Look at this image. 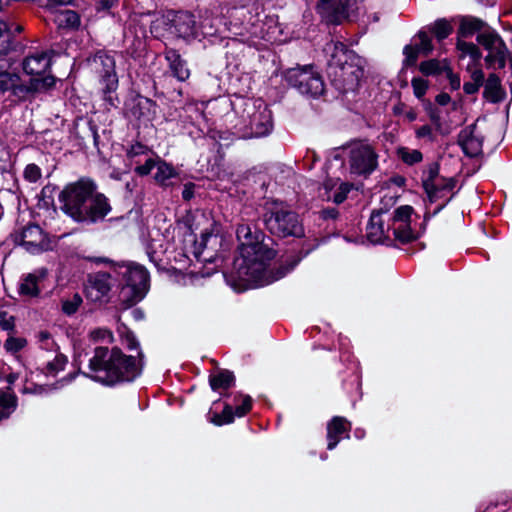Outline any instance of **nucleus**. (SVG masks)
I'll list each match as a JSON object with an SVG mask.
<instances>
[{
	"mask_svg": "<svg viewBox=\"0 0 512 512\" xmlns=\"http://www.w3.org/2000/svg\"><path fill=\"white\" fill-rule=\"evenodd\" d=\"M477 41L489 51L485 58L486 63L490 67L497 64V68L503 69L509 56V50L500 35L495 31H486L478 34Z\"/></svg>",
	"mask_w": 512,
	"mask_h": 512,
	"instance_id": "9d476101",
	"label": "nucleus"
},
{
	"mask_svg": "<svg viewBox=\"0 0 512 512\" xmlns=\"http://www.w3.org/2000/svg\"><path fill=\"white\" fill-rule=\"evenodd\" d=\"M27 345L25 338L10 336L4 343V348L11 353H17Z\"/></svg>",
	"mask_w": 512,
	"mask_h": 512,
	"instance_id": "49530a36",
	"label": "nucleus"
},
{
	"mask_svg": "<svg viewBox=\"0 0 512 512\" xmlns=\"http://www.w3.org/2000/svg\"><path fill=\"white\" fill-rule=\"evenodd\" d=\"M383 211H373L367 225V238L370 242L377 244L383 243L388 238L390 225L385 227Z\"/></svg>",
	"mask_w": 512,
	"mask_h": 512,
	"instance_id": "aec40b11",
	"label": "nucleus"
},
{
	"mask_svg": "<svg viewBox=\"0 0 512 512\" xmlns=\"http://www.w3.org/2000/svg\"><path fill=\"white\" fill-rule=\"evenodd\" d=\"M169 30L178 37L188 38L196 35V21L190 12H178L170 20Z\"/></svg>",
	"mask_w": 512,
	"mask_h": 512,
	"instance_id": "f3484780",
	"label": "nucleus"
},
{
	"mask_svg": "<svg viewBox=\"0 0 512 512\" xmlns=\"http://www.w3.org/2000/svg\"><path fill=\"white\" fill-rule=\"evenodd\" d=\"M87 126H88V130L91 134V137L94 141V145L97 146L98 145V142H99V135H98V132H97V126L96 124L92 121V120H89L87 122Z\"/></svg>",
	"mask_w": 512,
	"mask_h": 512,
	"instance_id": "e2e57ef3",
	"label": "nucleus"
},
{
	"mask_svg": "<svg viewBox=\"0 0 512 512\" xmlns=\"http://www.w3.org/2000/svg\"><path fill=\"white\" fill-rule=\"evenodd\" d=\"M337 216L338 210L336 208L322 209V219H336Z\"/></svg>",
	"mask_w": 512,
	"mask_h": 512,
	"instance_id": "0e129e2a",
	"label": "nucleus"
},
{
	"mask_svg": "<svg viewBox=\"0 0 512 512\" xmlns=\"http://www.w3.org/2000/svg\"><path fill=\"white\" fill-rule=\"evenodd\" d=\"M450 96L446 93H443V94H439L437 97H436V101L438 104L440 105H446L449 103L450 101Z\"/></svg>",
	"mask_w": 512,
	"mask_h": 512,
	"instance_id": "774afa93",
	"label": "nucleus"
},
{
	"mask_svg": "<svg viewBox=\"0 0 512 512\" xmlns=\"http://www.w3.org/2000/svg\"><path fill=\"white\" fill-rule=\"evenodd\" d=\"M99 350H109L107 347H96L94 349V355L89 359V370L90 374H85L90 377L94 381L100 382L105 385H115L117 384V376L113 372H111L112 361L108 360L104 363L96 362V357L98 355Z\"/></svg>",
	"mask_w": 512,
	"mask_h": 512,
	"instance_id": "4468645a",
	"label": "nucleus"
},
{
	"mask_svg": "<svg viewBox=\"0 0 512 512\" xmlns=\"http://www.w3.org/2000/svg\"><path fill=\"white\" fill-rule=\"evenodd\" d=\"M123 341L126 345V347L130 350L132 349H136L138 347V341L136 340L135 336L133 335V333L131 332H128L125 334L124 338H123Z\"/></svg>",
	"mask_w": 512,
	"mask_h": 512,
	"instance_id": "052dcab7",
	"label": "nucleus"
},
{
	"mask_svg": "<svg viewBox=\"0 0 512 512\" xmlns=\"http://www.w3.org/2000/svg\"><path fill=\"white\" fill-rule=\"evenodd\" d=\"M148 147L141 144V143H136V144H133L128 150H127V155L128 157L130 158H134V157H137V156H141V155H146L148 153Z\"/></svg>",
	"mask_w": 512,
	"mask_h": 512,
	"instance_id": "4d7b16f0",
	"label": "nucleus"
},
{
	"mask_svg": "<svg viewBox=\"0 0 512 512\" xmlns=\"http://www.w3.org/2000/svg\"><path fill=\"white\" fill-rule=\"evenodd\" d=\"M471 82L476 83V85L481 86L484 81V73L481 69L476 68L471 73Z\"/></svg>",
	"mask_w": 512,
	"mask_h": 512,
	"instance_id": "680f3d73",
	"label": "nucleus"
},
{
	"mask_svg": "<svg viewBox=\"0 0 512 512\" xmlns=\"http://www.w3.org/2000/svg\"><path fill=\"white\" fill-rule=\"evenodd\" d=\"M431 31L438 41H442L452 33L453 27L448 20L438 19L434 22Z\"/></svg>",
	"mask_w": 512,
	"mask_h": 512,
	"instance_id": "e433bc0d",
	"label": "nucleus"
},
{
	"mask_svg": "<svg viewBox=\"0 0 512 512\" xmlns=\"http://www.w3.org/2000/svg\"><path fill=\"white\" fill-rule=\"evenodd\" d=\"M165 58L169 63V67L178 80L185 81L190 76V71L187 68L186 61L182 59L181 55L175 49H169L165 52Z\"/></svg>",
	"mask_w": 512,
	"mask_h": 512,
	"instance_id": "393cba45",
	"label": "nucleus"
},
{
	"mask_svg": "<svg viewBox=\"0 0 512 512\" xmlns=\"http://www.w3.org/2000/svg\"><path fill=\"white\" fill-rule=\"evenodd\" d=\"M61 209L73 220L94 224L102 221L112 210L109 199L97 191L89 179H80L64 187L59 194Z\"/></svg>",
	"mask_w": 512,
	"mask_h": 512,
	"instance_id": "f03ea898",
	"label": "nucleus"
},
{
	"mask_svg": "<svg viewBox=\"0 0 512 512\" xmlns=\"http://www.w3.org/2000/svg\"><path fill=\"white\" fill-rule=\"evenodd\" d=\"M14 327V317L6 318V313L0 312V328L6 331H13Z\"/></svg>",
	"mask_w": 512,
	"mask_h": 512,
	"instance_id": "bf43d9fd",
	"label": "nucleus"
},
{
	"mask_svg": "<svg viewBox=\"0 0 512 512\" xmlns=\"http://www.w3.org/2000/svg\"><path fill=\"white\" fill-rule=\"evenodd\" d=\"M19 81L20 77L18 74L0 71V93L12 91L14 84Z\"/></svg>",
	"mask_w": 512,
	"mask_h": 512,
	"instance_id": "a19ab883",
	"label": "nucleus"
},
{
	"mask_svg": "<svg viewBox=\"0 0 512 512\" xmlns=\"http://www.w3.org/2000/svg\"><path fill=\"white\" fill-rule=\"evenodd\" d=\"M156 103L144 96H137L131 107L132 115L137 119H151L156 115Z\"/></svg>",
	"mask_w": 512,
	"mask_h": 512,
	"instance_id": "a878e982",
	"label": "nucleus"
},
{
	"mask_svg": "<svg viewBox=\"0 0 512 512\" xmlns=\"http://www.w3.org/2000/svg\"><path fill=\"white\" fill-rule=\"evenodd\" d=\"M419 43L415 46H418L419 52L425 56H428L433 51V45L431 39L427 35L426 32L420 31L418 33Z\"/></svg>",
	"mask_w": 512,
	"mask_h": 512,
	"instance_id": "de8ad7c7",
	"label": "nucleus"
},
{
	"mask_svg": "<svg viewBox=\"0 0 512 512\" xmlns=\"http://www.w3.org/2000/svg\"><path fill=\"white\" fill-rule=\"evenodd\" d=\"M334 160L340 161L347 156L350 173L357 176L368 177L378 167V154L373 145L364 140H355L333 152Z\"/></svg>",
	"mask_w": 512,
	"mask_h": 512,
	"instance_id": "20e7f679",
	"label": "nucleus"
},
{
	"mask_svg": "<svg viewBox=\"0 0 512 512\" xmlns=\"http://www.w3.org/2000/svg\"><path fill=\"white\" fill-rule=\"evenodd\" d=\"M287 83L296 88L301 94L317 100L320 94V73L314 65H304L285 71Z\"/></svg>",
	"mask_w": 512,
	"mask_h": 512,
	"instance_id": "6e6552de",
	"label": "nucleus"
},
{
	"mask_svg": "<svg viewBox=\"0 0 512 512\" xmlns=\"http://www.w3.org/2000/svg\"><path fill=\"white\" fill-rule=\"evenodd\" d=\"M33 3L39 7L52 9L56 6H67L73 3V0H33Z\"/></svg>",
	"mask_w": 512,
	"mask_h": 512,
	"instance_id": "603ef678",
	"label": "nucleus"
},
{
	"mask_svg": "<svg viewBox=\"0 0 512 512\" xmlns=\"http://www.w3.org/2000/svg\"><path fill=\"white\" fill-rule=\"evenodd\" d=\"M156 165L157 163L152 158H147L144 164L136 166L135 172L140 176H146L151 172L152 168Z\"/></svg>",
	"mask_w": 512,
	"mask_h": 512,
	"instance_id": "5fc2aeb1",
	"label": "nucleus"
},
{
	"mask_svg": "<svg viewBox=\"0 0 512 512\" xmlns=\"http://www.w3.org/2000/svg\"><path fill=\"white\" fill-rule=\"evenodd\" d=\"M352 185L349 183H340L336 190L332 188L325 187V195L327 201H332L336 204L342 203L346 198L347 194L350 192Z\"/></svg>",
	"mask_w": 512,
	"mask_h": 512,
	"instance_id": "72a5a7b5",
	"label": "nucleus"
},
{
	"mask_svg": "<svg viewBox=\"0 0 512 512\" xmlns=\"http://www.w3.org/2000/svg\"><path fill=\"white\" fill-rule=\"evenodd\" d=\"M237 224L236 237L239 241V256L234 259L230 273L234 284L243 288L255 285L269 284L286 275L299 262L300 258L292 256L293 260L288 266H281L276 275L267 270V266L276 256V251L271 247L273 239L264 234L253 219L244 218Z\"/></svg>",
	"mask_w": 512,
	"mask_h": 512,
	"instance_id": "f257e3e1",
	"label": "nucleus"
},
{
	"mask_svg": "<svg viewBox=\"0 0 512 512\" xmlns=\"http://www.w3.org/2000/svg\"><path fill=\"white\" fill-rule=\"evenodd\" d=\"M390 229L393 231L395 238L402 243H408L415 238L410 223L390 225Z\"/></svg>",
	"mask_w": 512,
	"mask_h": 512,
	"instance_id": "4c0bfd02",
	"label": "nucleus"
},
{
	"mask_svg": "<svg viewBox=\"0 0 512 512\" xmlns=\"http://www.w3.org/2000/svg\"><path fill=\"white\" fill-rule=\"evenodd\" d=\"M22 26L0 21V55H6L16 51L20 42L15 39V34L22 31Z\"/></svg>",
	"mask_w": 512,
	"mask_h": 512,
	"instance_id": "6ab92c4d",
	"label": "nucleus"
},
{
	"mask_svg": "<svg viewBox=\"0 0 512 512\" xmlns=\"http://www.w3.org/2000/svg\"><path fill=\"white\" fill-rule=\"evenodd\" d=\"M157 171L155 173V180L162 186H169L173 184L172 179L177 178V174L173 167L165 162L157 163Z\"/></svg>",
	"mask_w": 512,
	"mask_h": 512,
	"instance_id": "2f4dec72",
	"label": "nucleus"
},
{
	"mask_svg": "<svg viewBox=\"0 0 512 512\" xmlns=\"http://www.w3.org/2000/svg\"><path fill=\"white\" fill-rule=\"evenodd\" d=\"M90 69L100 77L103 84L104 100L110 106H116L112 92L118 86V78L115 71V59L105 50H98L94 55L87 58Z\"/></svg>",
	"mask_w": 512,
	"mask_h": 512,
	"instance_id": "423d86ee",
	"label": "nucleus"
},
{
	"mask_svg": "<svg viewBox=\"0 0 512 512\" xmlns=\"http://www.w3.org/2000/svg\"><path fill=\"white\" fill-rule=\"evenodd\" d=\"M66 362V356L63 354H58L53 361L48 362L47 370L51 373H57L58 371L64 369Z\"/></svg>",
	"mask_w": 512,
	"mask_h": 512,
	"instance_id": "3c124183",
	"label": "nucleus"
},
{
	"mask_svg": "<svg viewBox=\"0 0 512 512\" xmlns=\"http://www.w3.org/2000/svg\"><path fill=\"white\" fill-rule=\"evenodd\" d=\"M416 137L419 139H427L428 141L432 142L435 139V136L433 134L432 127L429 125H423L416 129Z\"/></svg>",
	"mask_w": 512,
	"mask_h": 512,
	"instance_id": "6e6d98bb",
	"label": "nucleus"
},
{
	"mask_svg": "<svg viewBox=\"0 0 512 512\" xmlns=\"http://www.w3.org/2000/svg\"><path fill=\"white\" fill-rule=\"evenodd\" d=\"M484 25L485 23L479 18L472 16L462 17L458 29V39L472 36L476 32L481 31Z\"/></svg>",
	"mask_w": 512,
	"mask_h": 512,
	"instance_id": "cd10ccee",
	"label": "nucleus"
},
{
	"mask_svg": "<svg viewBox=\"0 0 512 512\" xmlns=\"http://www.w3.org/2000/svg\"><path fill=\"white\" fill-rule=\"evenodd\" d=\"M235 411L230 405H226L221 414H215L212 422L216 425L229 424L234 421Z\"/></svg>",
	"mask_w": 512,
	"mask_h": 512,
	"instance_id": "c03bdc74",
	"label": "nucleus"
},
{
	"mask_svg": "<svg viewBox=\"0 0 512 512\" xmlns=\"http://www.w3.org/2000/svg\"><path fill=\"white\" fill-rule=\"evenodd\" d=\"M147 292L148 290L146 289L123 284L119 292L120 303L124 309H128L140 302Z\"/></svg>",
	"mask_w": 512,
	"mask_h": 512,
	"instance_id": "bb28decb",
	"label": "nucleus"
},
{
	"mask_svg": "<svg viewBox=\"0 0 512 512\" xmlns=\"http://www.w3.org/2000/svg\"><path fill=\"white\" fill-rule=\"evenodd\" d=\"M139 364L136 363L133 356L125 355L119 348H112L111 350H99L96 357V362H102L111 360V372L116 374L117 383L133 381L138 377L142 370V352L138 353Z\"/></svg>",
	"mask_w": 512,
	"mask_h": 512,
	"instance_id": "0eeeda50",
	"label": "nucleus"
},
{
	"mask_svg": "<svg viewBox=\"0 0 512 512\" xmlns=\"http://www.w3.org/2000/svg\"><path fill=\"white\" fill-rule=\"evenodd\" d=\"M18 398L13 393L0 391V422L8 419L16 410Z\"/></svg>",
	"mask_w": 512,
	"mask_h": 512,
	"instance_id": "7c9ffc66",
	"label": "nucleus"
},
{
	"mask_svg": "<svg viewBox=\"0 0 512 512\" xmlns=\"http://www.w3.org/2000/svg\"><path fill=\"white\" fill-rule=\"evenodd\" d=\"M457 49L462 53L461 57L468 55L476 63H478L482 57L480 49L471 42H465L461 39H458Z\"/></svg>",
	"mask_w": 512,
	"mask_h": 512,
	"instance_id": "c9c22d12",
	"label": "nucleus"
},
{
	"mask_svg": "<svg viewBox=\"0 0 512 512\" xmlns=\"http://www.w3.org/2000/svg\"><path fill=\"white\" fill-rule=\"evenodd\" d=\"M500 79L496 74H490L485 83L484 96L491 102H500L504 97Z\"/></svg>",
	"mask_w": 512,
	"mask_h": 512,
	"instance_id": "c85d7f7f",
	"label": "nucleus"
},
{
	"mask_svg": "<svg viewBox=\"0 0 512 512\" xmlns=\"http://www.w3.org/2000/svg\"><path fill=\"white\" fill-rule=\"evenodd\" d=\"M119 274L123 276L125 285L136 288L149 289V274L147 270L140 265H119Z\"/></svg>",
	"mask_w": 512,
	"mask_h": 512,
	"instance_id": "a211bd4d",
	"label": "nucleus"
},
{
	"mask_svg": "<svg viewBox=\"0 0 512 512\" xmlns=\"http://www.w3.org/2000/svg\"><path fill=\"white\" fill-rule=\"evenodd\" d=\"M350 430V423L345 418L335 417L327 426V448L332 450L336 447L339 441L348 437Z\"/></svg>",
	"mask_w": 512,
	"mask_h": 512,
	"instance_id": "5701e85b",
	"label": "nucleus"
},
{
	"mask_svg": "<svg viewBox=\"0 0 512 512\" xmlns=\"http://www.w3.org/2000/svg\"><path fill=\"white\" fill-rule=\"evenodd\" d=\"M273 127L272 113L267 106H259L258 109L250 115L249 128L250 134L254 137L266 136Z\"/></svg>",
	"mask_w": 512,
	"mask_h": 512,
	"instance_id": "dca6fc26",
	"label": "nucleus"
},
{
	"mask_svg": "<svg viewBox=\"0 0 512 512\" xmlns=\"http://www.w3.org/2000/svg\"><path fill=\"white\" fill-rule=\"evenodd\" d=\"M54 22L58 29H76L80 25V17L73 10H63L56 14Z\"/></svg>",
	"mask_w": 512,
	"mask_h": 512,
	"instance_id": "c756f323",
	"label": "nucleus"
},
{
	"mask_svg": "<svg viewBox=\"0 0 512 512\" xmlns=\"http://www.w3.org/2000/svg\"><path fill=\"white\" fill-rule=\"evenodd\" d=\"M23 176L25 180L35 183L42 176L41 169L34 163L28 164L24 169Z\"/></svg>",
	"mask_w": 512,
	"mask_h": 512,
	"instance_id": "09e8293b",
	"label": "nucleus"
},
{
	"mask_svg": "<svg viewBox=\"0 0 512 512\" xmlns=\"http://www.w3.org/2000/svg\"><path fill=\"white\" fill-rule=\"evenodd\" d=\"M51 65V58L46 52L36 53L27 56L22 63L23 70L26 74L42 78Z\"/></svg>",
	"mask_w": 512,
	"mask_h": 512,
	"instance_id": "4be33fe9",
	"label": "nucleus"
},
{
	"mask_svg": "<svg viewBox=\"0 0 512 512\" xmlns=\"http://www.w3.org/2000/svg\"><path fill=\"white\" fill-rule=\"evenodd\" d=\"M234 383V375L232 372L224 370L217 375L210 377V385L213 390L228 389Z\"/></svg>",
	"mask_w": 512,
	"mask_h": 512,
	"instance_id": "f704fd0d",
	"label": "nucleus"
},
{
	"mask_svg": "<svg viewBox=\"0 0 512 512\" xmlns=\"http://www.w3.org/2000/svg\"><path fill=\"white\" fill-rule=\"evenodd\" d=\"M186 226L189 231L190 241L193 242V250L192 253L197 259H202L204 261H214L213 256L210 252L213 251V247L216 246L220 240L217 235H214L210 232H203L201 234V241L198 242L193 235V231L191 229V225L189 224V220L186 221Z\"/></svg>",
	"mask_w": 512,
	"mask_h": 512,
	"instance_id": "2eb2a0df",
	"label": "nucleus"
},
{
	"mask_svg": "<svg viewBox=\"0 0 512 512\" xmlns=\"http://www.w3.org/2000/svg\"><path fill=\"white\" fill-rule=\"evenodd\" d=\"M449 64L446 59L444 60H437V59H430L427 61H423L420 66L419 70L424 75H439L443 72H446L448 70Z\"/></svg>",
	"mask_w": 512,
	"mask_h": 512,
	"instance_id": "473e14b6",
	"label": "nucleus"
},
{
	"mask_svg": "<svg viewBox=\"0 0 512 512\" xmlns=\"http://www.w3.org/2000/svg\"><path fill=\"white\" fill-rule=\"evenodd\" d=\"M412 87H413L414 95L418 99H421L425 95V93L428 89V82L422 78H413L412 79Z\"/></svg>",
	"mask_w": 512,
	"mask_h": 512,
	"instance_id": "8fccbe9b",
	"label": "nucleus"
},
{
	"mask_svg": "<svg viewBox=\"0 0 512 512\" xmlns=\"http://www.w3.org/2000/svg\"><path fill=\"white\" fill-rule=\"evenodd\" d=\"M16 244L22 245L31 253L43 251L48 246L43 230L37 224L25 226L21 232L12 235Z\"/></svg>",
	"mask_w": 512,
	"mask_h": 512,
	"instance_id": "f8f14e48",
	"label": "nucleus"
},
{
	"mask_svg": "<svg viewBox=\"0 0 512 512\" xmlns=\"http://www.w3.org/2000/svg\"><path fill=\"white\" fill-rule=\"evenodd\" d=\"M476 125L465 127L458 135V143L464 153L469 157H475L482 151V139L475 134Z\"/></svg>",
	"mask_w": 512,
	"mask_h": 512,
	"instance_id": "412c9836",
	"label": "nucleus"
},
{
	"mask_svg": "<svg viewBox=\"0 0 512 512\" xmlns=\"http://www.w3.org/2000/svg\"><path fill=\"white\" fill-rule=\"evenodd\" d=\"M403 65L406 67L414 66L420 54L418 46L406 45L403 49Z\"/></svg>",
	"mask_w": 512,
	"mask_h": 512,
	"instance_id": "a18cd8bd",
	"label": "nucleus"
},
{
	"mask_svg": "<svg viewBox=\"0 0 512 512\" xmlns=\"http://www.w3.org/2000/svg\"><path fill=\"white\" fill-rule=\"evenodd\" d=\"M480 86L476 85L474 82H466L464 83L463 89L467 94H474L479 90Z\"/></svg>",
	"mask_w": 512,
	"mask_h": 512,
	"instance_id": "69168bd1",
	"label": "nucleus"
},
{
	"mask_svg": "<svg viewBox=\"0 0 512 512\" xmlns=\"http://www.w3.org/2000/svg\"><path fill=\"white\" fill-rule=\"evenodd\" d=\"M37 337L43 349H52L54 342L52 340L51 334L48 331H40Z\"/></svg>",
	"mask_w": 512,
	"mask_h": 512,
	"instance_id": "13d9d810",
	"label": "nucleus"
},
{
	"mask_svg": "<svg viewBox=\"0 0 512 512\" xmlns=\"http://www.w3.org/2000/svg\"><path fill=\"white\" fill-rule=\"evenodd\" d=\"M55 85V78L47 75L42 78L33 77L28 84L16 82L11 91L12 95L19 100L26 101L33 99L37 94L47 92Z\"/></svg>",
	"mask_w": 512,
	"mask_h": 512,
	"instance_id": "9b49d317",
	"label": "nucleus"
},
{
	"mask_svg": "<svg viewBox=\"0 0 512 512\" xmlns=\"http://www.w3.org/2000/svg\"><path fill=\"white\" fill-rule=\"evenodd\" d=\"M322 1V19L327 23H340L347 15L346 6L338 0Z\"/></svg>",
	"mask_w": 512,
	"mask_h": 512,
	"instance_id": "b1692460",
	"label": "nucleus"
},
{
	"mask_svg": "<svg viewBox=\"0 0 512 512\" xmlns=\"http://www.w3.org/2000/svg\"><path fill=\"white\" fill-rule=\"evenodd\" d=\"M82 303V298L78 293H75L71 298L62 301V311L66 315H73Z\"/></svg>",
	"mask_w": 512,
	"mask_h": 512,
	"instance_id": "37998d69",
	"label": "nucleus"
},
{
	"mask_svg": "<svg viewBox=\"0 0 512 512\" xmlns=\"http://www.w3.org/2000/svg\"><path fill=\"white\" fill-rule=\"evenodd\" d=\"M412 212H413V208L409 205H403V206L398 207L395 210L394 215L391 219L392 220L391 225H395V224L406 225V223H410V218H411Z\"/></svg>",
	"mask_w": 512,
	"mask_h": 512,
	"instance_id": "ea45409f",
	"label": "nucleus"
},
{
	"mask_svg": "<svg viewBox=\"0 0 512 512\" xmlns=\"http://www.w3.org/2000/svg\"><path fill=\"white\" fill-rule=\"evenodd\" d=\"M111 275L107 272L88 274L86 284V296L93 302H102L111 291Z\"/></svg>",
	"mask_w": 512,
	"mask_h": 512,
	"instance_id": "ddd939ff",
	"label": "nucleus"
},
{
	"mask_svg": "<svg viewBox=\"0 0 512 512\" xmlns=\"http://www.w3.org/2000/svg\"><path fill=\"white\" fill-rule=\"evenodd\" d=\"M87 259L96 264H113V261L107 257H88Z\"/></svg>",
	"mask_w": 512,
	"mask_h": 512,
	"instance_id": "338daca9",
	"label": "nucleus"
},
{
	"mask_svg": "<svg viewBox=\"0 0 512 512\" xmlns=\"http://www.w3.org/2000/svg\"><path fill=\"white\" fill-rule=\"evenodd\" d=\"M259 217L272 235L282 238L304 236L299 215L278 202L266 203Z\"/></svg>",
	"mask_w": 512,
	"mask_h": 512,
	"instance_id": "39448f33",
	"label": "nucleus"
},
{
	"mask_svg": "<svg viewBox=\"0 0 512 512\" xmlns=\"http://www.w3.org/2000/svg\"><path fill=\"white\" fill-rule=\"evenodd\" d=\"M398 156L404 163L408 165L419 163L423 159V155L419 150L409 149L406 147H401L398 149Z\"/></svg>",
	"mask_w": 512,
	"mask_h": 512,
	"instance_id": "58836bf2",
	"label": "nucleus"
},
{
	"mask_svg": "<svg viewBox=\"0 0 512 512\" xmlns=\"http://www.w3.org/2000/svg\"><path fill=\"white\" fill-rule=\"evenodd\" d=\"M329 54L327 76L340 91H353L363 77V68L358 57L341 42L327 44Z\"/></svg>",
	"mask_w": 512,
	"mask_h": 512,
	"instance_id": "7ed1b4c3",
	"label": "nucleus"
},
{
	"mask_svg": "<svg viewBox=\"0 0 512 512\" xmlns=\"http://www.w3.org/2000/svg\"><path fill=\"white\" fill-rule=\"evenodd\" d=\"M422 185L431 202L443 199L448 193H451L441 205L440 208H442L452 199L454 195L452 191L456 186V180L454 178L440 176L439 165L437 163H431L423 172Z\"/></svg>",
	"mask_w": 512,
	"mask_h": 512,
	"instance_id": "1a4fd4ad",
	"label": "nucleus"
},
{
	"mask_svg": "<svg viewBox=\"0 0 512 512\" xmlns=\"http://www.w3.org/2000/svg\"><path fill=\"white\" fill-rule=\"evenodd\" d=\"M252 407V399L250 396L246 395L242 398V403L237 405L235 408V415L238 417L244 416L248 411H250Z\"/></svg>",
	"mask_w": 512,
	"mask_h": 512,
	"instance_id": "864d4df0",
	"label": "nucleus"
},
{
	"mask_svg": "<svg viewBox=\"0 0 512 512\" xmlns=\"http://www.w3.org/2000/svg\"><path fill=\"white\" fill-rule=\"evenodd\" d=\"M20 291L24 295L28 296H37L39 293V289L37 286V277L29 274L24 282L20 286Z\"/></svg>",
	"mask_w": 512,
	"mask_h": 512,
	"instance_id": "79ce46f5",
	"label": "nucleus"
}]
</instances>
